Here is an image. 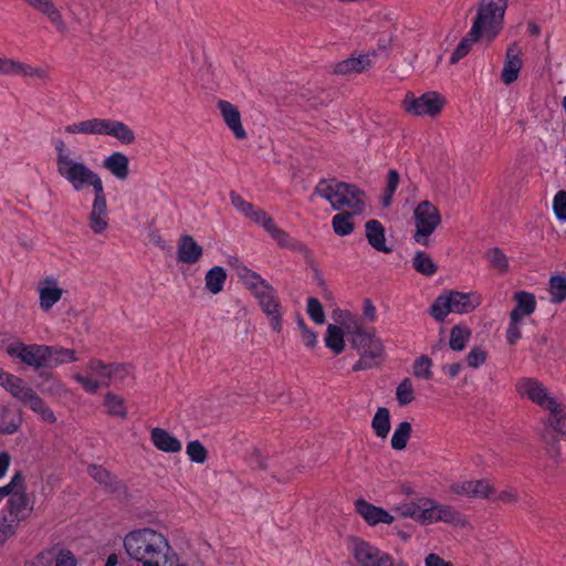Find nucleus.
<instances>
[{
  "instance_id": "45",
  "label": "nucleus",
  "mask_w": 566,
  "mask_h": 566,
  "mask_svg": "<svg viewBox=\"0 0 566 566\" xmlns=\"http://www.w3.org/2000/svg\"><path fill=\"white\" fill-rule=\"evenodd\" d=\"M411 434V424L408 421L400 422L391 437V448L394 450H403L407 447L408 440Z\"/></svg>"
},
{
  "instance_id": "4",
  "label": "nucleus",
  "mask_w": 566,
  "mask_h": 566,
  "mask_svg": "<svg viewBox=\"0 0 566 566\" xmlns=\"http://www.w3.org/2000/svg\"><path fill=\"white\" fill-rule=\"evenodd\" d=\"M314 193L326 200L337 211L346 209L352 213H363L366 207V195L363 190L337 179L321 180Z\"/></svg>"
},
{
  "instance_id": "51",
  "label": "nucleus",
  "mask_w": 566,
  "mask_h": 566,
  "mask_svg": "<svg viewBox=\"0 0 566 566\" xmlns=\"http://www.w3.org/2000/svg\"><path fill=\"white\" fill-rule=\"evenodd\" d=\"M431 368L432 360L428 356L421 355L413 364V375L417 378L430 379L432 376Z\"/></svg>"
},
{
  "instance_id": "11",
  "label": "nucleus",
  "mask_w": 566,
  "mask_h": 566,
  "mask_svg": "<svg viewBox=\"0 0 566 566\" xmlns=\"http://www.w3.org/2000/svg\"><path fill=\"white\" fill-rule=\"evenodd\" d=\"M353 348L359 353V359L353 366V370H365L378 366L384 359L382 340L371 331H368Z\"/></svg>"
},
{
  "instance_id": "54",
  "label": "nucleus",
  "mask_w": 566,
  "mask_h": 566,
  "mask_svg": "<svg viewBox=\"0 0 566 566\" xmlns=\"http://www.w3.org/2000/svg\"><path fill=\"white\" fill-rule=\"evenodd\" d=\"M553 211L555 217L560 222H566V191L559 190L555 193L553 199Z\"/></svg>"
},
{
  "instance_id": "14",
  "label": "nucleus",
  "mask_w": 566,
  "mask_h": 566,
  "mask_svg": "<svg viewBox=\"0 0 566 566\" xmlns=\"http://www.w3.org/2000/svg\"><path fill=\"white\" fill-rule=\"evenodd\" d=\"M72 378L88 394H96L101 388L109 386L108 364L92 358L87 361L85 373H75Z\"/></svg>"
},
{
  "instance_id": "20",
  "label": "nucleus",
  "mask_w": 566,
  "mask_h": 566,
  "mask_svg": "<svg viewBox=\"0 0 566 566\" xmlns=\"http://www.w3.org/2000/svg\"><path fill=\"white\" fill-rule=\"evenodd\" d=\"M334 319L336 325L342 327L344 335H346L352 344L359 340L368 329L364 328L361 319L349 311L338 310L334 312Z\"/></svg>"
},
{
  "instance_id": "40",
  "label": "nucleus",
  "mask_w": 566,
  "mask_h": 566,
  "mask_svg": "<svg viewBox=\"0 0 566 566\" xmlns=\"http://www.w3.org/2000/svg\"><path fill=\"white\" fill-rule=\"evenodd\" d=\"M104 407L109 416L118 417L122 419L126 418L127 416L125 399L117 394L107 392L104 396Z\"/></svg>"
},
{
  "instance_id": "48",
  "label": "nucleus",
  "mask_w": 566,
  "mask_h": 566,
  "mask_svg": "<svg viewBox=\"0 0 566 566\" xmlns=\"http://www.w3.org/2000/svg\"><path fill=\"white\" fill-rule=\"evenodd\" d=\"M186 453L192 462L199 464L205 463L207 460V450L198 440L188 442L186 447Z\"/></svg>"
},
{
  "instance_id": "58",
  "label": "nucleus",
  "mask_w": 566,
  "mask_h": 566,
  "mask_svg": "<svg viewBox=\"0 0 566 566\" xmlns=\"http://www.w3.org/2000/svg\"><path fill=\"white\" fill-rule=\"evenodd\" d=\"M297 327L301 331L303 344L308 348H314L317 345V334L310 329L303 319L297 321Z\"/></svg>"
},
{
  "instance_id": "36",
  "label": "nucleus",
  "mask_w": 566,
  "mask_h": 566,
  "mask_svg": "<svg viewBox=\"0 0 566 566\" xmlns=\"http://www.w3.org/2000/svg\"><path fill=\"white\" fill-rule=\"evenodd\" d=\"M227 272L222 266L216 265L208 270L205 275V286L211 294H219L224 286Z\"/></svg>"
},
{
  "instance_id": "35",
  "label": "nucleus",
  "mask_w": 566,
  "mask_h": 566,
  "mask_svg": "<svg viewBox=\"0 0 566 566\" xmlns=\"http://www.w3.org/2000/svg\"><path fill=\"white\" fill-rule=\"evenodd\" d=\"M237 275L252 295L260 290L261 286L269 283L259 273L252 271L245 265H239L237 268Z\"/></svg>"
},
{
  "instance_id": "55",
  "label": "nucleus",
  "mask_w": 566,
  "mask_h": 566,
  "mask_svg": "<svg viewBox=\"0 0 566 566\" xmlns=\"http://www.w3.org/2000/svg\"><path fill=\"white\" fill-rule=\"evenodd\" d=\"M307 314L316 323L322 325L325 322V314L321 302L317 298L307 300Z\"/></svg>"
},
{
  "instance_id": "37",
  "label": "nucleus",
  "mask_w": 566,
  "mask_h": 566,
  "mask_svg": "<svg viewBox=\"0 0 566 566\" xmlns=\"http://www.w3.org/2000/svg\"><path fill=\"white\" fill-rule=\"evenodd\" d=\"M359 213H352V211H343L332 218L333 231L339 237H347L354 232L355 224L353 217Z\"/></svg>"
},
{
  "instance_id": "18",
  "label": "nucleus",
  "mask_w": 566,
  "mask_h": 566,
  "mask_svg": "<svg viewBox=\"0 0 566 566\" xmlns=\"http://www.w3.org/2000/svg\"><path fill=\"white\" fill-rule=\"evenodd\" d=\"M94 199L88 213V227L95 234H102L108 229L109 217L104 186L93 190Z\"/></svg>"
},
{
  "instance_id": "44",
  "label": "nucleus",
  "mask_w": 566,
  "mask_h": 566,
  "mask_svg": "<svg viewBox=\"0 0 566 566\" xmlns=\"http://www.w3.org/2000/svg\"><path fill=\"white\" fill-rule=\"evenodd\" d=\"M471 336V332L469 328L457 325L451 328L450 331V339L449 345L450 348L455 352H461L467 346V343L469 342Z\"/></svg>"
},
{
  "instance_id": "63",
  "label": "nucleus",
  "mask_w": 566,
  "mask_h": 566,
  "mask_svg": "<svg viewBox=\"0 0 566 566\" xmlns=\"http://www.w3.org/2000/svg\"><path fill=\"white\" fill-rule=\"evenodd\" d=\"M424 566H453V564L438 554L430 553L424 558Z\"/></svg>"
},
{
  "instance_id": "46",
  "label": "nucleus",
  "mask_w": 566,
  "mask_h": 566,
  "mask_svg": "<svg viewBox=\"0 0 566 566\" xmlns=\"http://www.w3.org/2000/svg\"><path fill=\"white\" fill-rule=\"evenodd\" d=\"M490 265L500 273H505L510 269L509 258L499 248H492L485 253Z\"/></svg>"
},
{
  "instance_id": "21",
  "label": "nucleus",
  "mask_w": 566,
  "mask_h": 566,
  "mask_svg": "<svg viewBox=\"0 0 566 566\" xmlns=\"http://www.w3.org/2000/svg\"><path fill=\"white\" fill-rule=\"evenodd\" d=\"M450 490L457 495L473 499H489L494 493L491 483L484 479L458 481L451 484Z\"/></svg>"
},
{
  "instance_id": "26",
  "label": "nucleus",
  "mask_w": 566,
  "mask_h": 566,
  "mask_svg": "<svg viewBox=\"0 0 566 566\" xmlns=\"http://www.w3.org/2000/svg\"><path fill=\"white\" fill-rule=\"evenodd\" d=\"M38 293L41 310L49 312L62 298L63 290L54 277H46L39 283Z\"/></svg>"
},
{
  "instance_id": "49",
  "label": "nucleus",
  "mask_w": 566,
  "mask_h": 566,
  "mask_svg": "<svg viewBox=\"0 0 566 566\" xmlns=\"http://www.w3.org/2000/svg\"><path fill=\"white\" fill-rule=\"evenodd\" d=\"M399 185V175L396 170L391 169L388 172L387 185L385 188V193L382 196V206L389 207L392 202L394 195Z\"/></svg>"
},
{
  "instance_id": "15",
  "label": "nucleus",
  "mask_w": 566,
  "mask_h": 566,
  "mask_svg": "<svg viewBox=\"0 0 566 566\" xmlns=\"http://www.w3.org/2000/svg\"><path fill=\"white\" fill-rule=\"evenodd\" d=\"M48 345L24 344L20 340L12 342L6 346L7 354L34 369L45 367Z\"/></svg>"
},
{
  "instance_id": "6",
  "label": "nucleus",
  "mask_w": 566,
  "mask_h": 566,
  "mask_svg": "<svg viewBox=\"0 0 566 566\" xmlns=\"http://www.w3.org/2000/svg\"><path fill=\"white\" fill-rule=\"evenodd\" d=\"M64 130L69 135H104L123 145H132L136 139L134 130L127 124L112 118L93 117L75 122L66 125Z\"/></svg>"
},
{
  "instance_id": "19",
  "label": "nucleus",
  "mask_w": 566,
  "mask_h": 566,
  "mask_svg": "<svg viewBox=\"0 0 566 566\" xmlns=\"http://www.w3.org/2000/svg\"><path fill=\"white\" fill-rule=\"evenodd\" d=\"M0 75L38 80L48 78V72L44 67L33 66L20 60L4 55H0Z\"/></svg>"
},
{
  "instance_id": "64",
  "label": "nucleus",
  "mask_w": 566,
  "mask_h": 566,
  "mask_svg": "<svg viewBox=\"0 0 566 566\" xmlns=\"http://www.w3.org/2000/svg\"><path fill=\"white\" fill-rule=\"evenodd\" d=\"M363 314L370 322H374L376 319V307L374 306L373 302L368 298L365 300L363 303Z\"/></svg>"
},
{
  "instance_id": "30",
  "label": "nucleus",
  "mask_w": 566,
  "mask_h": 566,
  "mask_svg": "<svg viewBox=\"0 0 566 566\" xmlns=\"http://www.w3.org/2000/svg\"><path fill=\"white\" fill-rule=\"evenodd\" d=\"M261 226L280 248L297 250L298 244L289 235L286 231L279 228L269 214H262Z\"/></svg>"
},
{
  "instance_id": "22",
  "label": "nucleus",
  "mask_w": 566,
  "mask_h": 566,
  "mask_svg": "<svg viewBox=\"0 0 566 566\" xmlns=\"http://www.w3.org/2000/svg\"><path fill=\"white\" fill-rule=\"evenodd\" d=\"M375 52L359 53L338 62L334 66V72L339 75H353L365 72L373 67Z\"/></svg>"
},
{
  "instance_id": "7",
  "label": "nucleus",
  "mask_w": 566,
  "mask_h": 566,
  "mask_svg": "<svg viewBox=\"0 0 566 566\" xmlns=\"http://www.w3.org/2000/svg\"><path fill=\"white\" fill-rule=\"evenodd\" d=\"M32 512L33 501L25 492V484H19L4 506L3 520L0 525V544L14 535L20 523L27 521Z\"/></svg>"
},
{
  "instance_id": "61",
  "label": "nucleus",
  "mask_w": 566,
  "mask_h": 566,
  "mask_svg": "<svg viewBox=\"0 0 566 566\" xmlns=\"http://www.w3.org/2000/svg\"><path fill=\"white\" fill-rule=\"evenodd\" d=\"M398 512L402 517H410L419 522V516L421 513V505L417 504H405L399 505L394 509Z\"/></svg>"
},
{
  "instance_id": "57",
  "label": "nucleus",
  "mask_w": 566,
  "mask_h": 566,
  "mask_svg": "<svg viewBox=\"0 0 566 566\" xmlns=\"http://www.w3.org/2000/svg\"><path fill=\"white\" fill-rule=\"evenodd\" d=\"M523 321L510 316V322L506 331V339L511 345H514L522 337L521 326Z\"/></svg>"
},
{
  "instance_id": "29",
  "label": "nucleus",
  "mask_w": 566,
  "mask_h": 566,
  "mask_svg": "<svg viewBox=\"0 0 566 566\" xmlns=\"http://www.w3.org/2000/svg\"><path fill=\"white\" fill-rule=\"evenodd\" d=\"M150 441L157 450L165 453H177L182 449V443L178 438L158 427L150 430Z\"/></svg>"
},
{
  "instance_id": "31",
  "label": "nucleus",
  "mask_w": 566,
  "mask_h": 566,
  "mask_svg": "<svg viewBox=\"0 0 566 566\" xmlns=\"http://www.w3.org/2000/svg\"><path fill=\"white\" fill-rule=\"evenodd\" d=\"M368 243L378 252L390 253L391 247L386 243L385 228L378 220H369L365 224Z\"/></svg>"
},
{
  "instance_id": "60",
  "label": "nucleus",
  "mask_w": 566,
  "mask_h": 566,
  "mask_svg": "<svg viewBox=\"0 0 566 566\" xmlns=\"http://www.w3.org/2000/svg\"><path fill=\"white\" fill-rule=\"evenodd\" d=\"M493 495V500L494 501H499V502H502V503H505V504H513V503H516L517 500H518V494H517V491L515 489H512V488H507L503 491H500V492H495L492 494Z\"/></svg>"
},
{
  "instance_id": "43",
  "label": "nucleus",
  "mask_w": 566,
  "mask_h": 566,
  "mask_svg": "<svg viewBox=\"0 0 566 566\" xmlns=\"http://www.w3.org/2000/svg\"><path fill=\"white\" fill-rule=\"evenodd\" d=\"M548 292L551 295V302L559 304L566 300V277L560 275H554L548 282Z\"/></svg>"
},
{
  "instance_id": "27",
  "label": "nucleus",
  "mask_w": 566,
  "mask_h": 566,
  "mask_svg": "<svg viewBox=\"0 0 566 566\" xmlns=\"http://www.w3.org/2000/svg\"><path fill=\"white\" fill-rule=\"evenodd\" d=\"M202 254V247L191 235H180L177 244V259L179 262L195 264L201 259Z\"/></svg>"
},
{
  "instance_id": "9",
  "label": "nucleus",
  "mask_w": 566,
  "mask_h": 566,
  "mask_svg": "<svg viewBox=\"0 0 566 566\" xmlns=\"http://www.w3.org/2000/svg\"><path fill=\"white\" fill-rule=\"evenodd\" d=\"M2 387L14 398L29 406L44 421L54 422V412L45 405L42 398L21 378L10 374Z\"/></svg>"
},
{
  "instance_id": "33",
  "label": "nucleus",
  "mask_w": 566,
  "mask_h": 566,
  "mask_svg": "<svg viewBox=\"0 0 566 566\" xmlns=\"http://www.w3.org/2000/svg\"><path fill=\"white\" fill-rule=\"evenodd\" d=\"M46 352L45 367L56 368L61 365L77 361V355L74 349L62 346H49Z\"/></svg>"
},
{
  "instance_id": "62",
  "label": "nucleus",
  "mask_w": 566,
  "mask_h": 566,
  "mask_svg": "<svg viewBox=\"0 0 566 566\" xmlns=\"http://www.w3.org/2000/svg\"><path fill=\"white\" fill-rule=\"evenodd\" d=\"M75 556L70 551H61L55 559V566H76Z\"/></svg>"
},
{
  "instance_id": "42",
  "label": "nucleus",
  "mask_w": 566,
  "mask_h": 566,
  "mask_svg": "<svg viewBox=\"0 0 566 566\" xmlns=\"http://www.w3.org/2000/svg\"><path fill=\"white\" fill-rule=\"evenodd\" d=\"M413 269L426 276H432L438 270L434 261L423 251H417L412 258Z\"/></svg>"
},
{
  "instance_id": "23",
  "label": "nucleus",
  "mask_w": 566,
  "mask_h": 566,
  "mask_svg": "<svg viewBox=\"0 0 566 566\" xmlns=\"http://www.w3.org/2000/svg\"><path fill=\"white\" fill-rule=\"evenodd\" d=\"M355 509L357 513L364 518V521L375 526L378 524H391L395 521L394 515L380 506H376L364 499H358L355 502Z\"/></svg>"
},
{
  "instance_id": "28",
  "label": "nucleus",
  "mask_w": 566,
  "mask_h": 566,
  "mask_svg": "<svg viewBox=\"0 0 566 566\" xmlns=\"http://www.w3.org/2000/svg\"><path fill=\"white\" fill-rule=\"evenodd\" d=\"M102 167L118 180L129 176V158L122 151H113L103 159Z\"/></svg>"
},
{
  "instance_id": "50",
  "label": "nucleus",
  "mask_w": 566,
  "mask_h": 566,
  "mask_svg": "<svg viewBox=\"0 0 566 566\" xmlns=\"http://www.w3.org/2000/svg\"><path fill=\"white\" fill-rule=\"evenodd\" d=\"M396 397L400 406H406L413 400V387L409 378L403 379L398 385L396 389Z\"/></svg>"
},
{
  "instance_id": "2",
  "label": "nucleus",
  "mask_w": 566,
  "mask_h": 566,
  "mask_svg": "<svg viewBox=\"0 0 566 566\" xmlns=\"http://www.w3.org/2000/svg\"><path fill=\"white\" fill-rule=\"evenodd\" d=\"M123 544L129 558L140 566H166L176 559L167 536L151 527L127 533Z\"/></svg>"
},
{
  "instance_id": "17",
  "label": "nucleus",
  "mask_w": 566,
  "mask_h": 566,
  "mask_svg": "<svg viewBox=\"0 0 566 566\" xmlns=\"http://www.w3.org/2000/svg\"><path fill=\"white\" fill-rule=\"evenodd\" d=\"M349 549L358 566H396L388 553L365 541L353 539Z\"/></svg>"
},
{
  "instance_id": "12",
  "label": "nucleus",
  "mask_w": 566,
  "mask_h": 566,
  "mask_svg": "<svg viewBox=\"0 0 566 566\" xmlns=\"http://www.w3.org/2000/svg\"><path fill=\"white\" fill-rule=\"evenodd\" d=\"M446 105V98L437 92H427L420 96L408 93L402 106L412 116H438Z\"/></svg>"
},
{
  "instance_id": "41",
  "label": "nucleus",
  "mask_w": 566,
  "mask_h": 566,
  "mask_svg": "<svg viewBox=\"0 0 566 566\" xmlns=\"http://www.w3.org/2000/svg\"><path fill=\"white\" fill-rule=\"evenodd\" d=\"M371 427L377 437L385 439L390 431V413L385 407H379L371 420Z\"/></svg>"
},
{
  "instance_id": "10",
  "label": "nucleus",
  "mask_w": 566,
  "mask_h": 566,
  "mask_svg": "<svg viewBox=\"0 0 566 566\" xmlns=\"http://www.w3.org/2000/svg\"><path fill=\"white\" fill-rule=\"evenodd\" d=\"M413 241L421 245H428L430 235L441 224L439 209L431 201H421L413 210Z\"/></svg>"
},
{
  "instance_id": "16",
  "label": "nucleus",
  "mask_w": 566,
  "mask_h": 566,
  "mask_svg": "<svg viewBox=\"0 0 566 566\" xmlns=\"http://www.w3.org/2000/svg\"><path fill=\"white\" fill-rule=\"evenodd\" d=\"M438 522L452 525H463L465 520L450 505L440 504L433 500H424L421 504L419 523L434 524Z\"/></svg>"
},
{
  "instance_id": "25",
  "label": "nucleus",
  "mask_w": 566,
  "mask_h": 566,
  "mask_svg": "<svg viewBox=\"0 0 566 566\" xmlns=\"http://www.w3.org/2000/svg\"><path fill=\"white\" fill-rule=\"evenodd\" d=\"M522 50L516 44H511L505 54V62L501 72V80L504 84L510 85L518 78L522 69Z\"/></svg>"
},
{
  "instance_id": "34",
  "label": "nucleus",
  "mask_w": 566,
  "mask_h": 566,
  "mask_svg": "<svg viewBox=\"0 0 566 566\" xmlns=\"http://www.w3.org/2000/svg\"><path fill=\"white\" fill-rule=\"evenodd\" d=\"M231 205L242 213L244 217L249 218L256 224L261 223L262 214H268L264 210L255 209L254 206L248 201H245L240 195L237 192L230 193Z\"/></svg>"
},
{
  "instance_id": "59",
  "label": "nucleus",
  "mask_w": 566,
  "mask_h": 566,
  "mask_svg": "<svg viewBox=\"0 0 566 566\" xmlns=\"http://www.w3.org/2000/svg\"><path fill=\"white\" fill-rule=\"evenodd\" d=\"M19 484H23V474L21 472L14 473L8 484L0 486V502L6 497L9 499L15 489L19 488Z\"/></svg>"
},
{
  "instance_id": "3",
  "label": "nucleus",
  "mask_w": 566,
  "mask_h": 566,
  "mask_svg": "<svg viewBox=\"0 0 566 566\" xmlns=\"http://www.w3.org/2000/svg\"><path fill=\"white\" fill-rule=\"evenodd\" d=\"M53 146L55 150L56 172L74 191L80 192L88 188L95 190L104 186L101 176L84 160L75 156L73 151L67 148L64 140L55 139Z\"/></svg>"
},
{
  "instance_id": "47",
  "label": "nucleus",
  "mask_w": 566,
  "mask_h": 566,
  "mask_svg": "<svg viewBox=\"0 0 566 566\" xmlns=\"http://www.w3.org/2000/svg\"><path fill=\"white\" fill-rule=\"evenodd\" d=\"M109 385L123 384L133 374V367L129 364L113 363L108 364Z\"/></svg>"
},
{
  "instance_id": "5",
  "label": "nucleus",
  "mask_w": 566,
  "mask_h": 566,
  "mask_svg": "<svg viewBox=\"0 0 566 566\" xmlns=\"http://www.w3.org/2000/svg\"><path fill=\"white\" fill-rule=\"evenodd\" d=\"M509 0H481L470 29L473 39L492 42L502 31Z\"/></svg>"
},
{
  "instance_id": "39",
  "label": "nucleus",
  "mask_w": 566,
  "mask_h": 566,
  "mask_svg": "<svg viewBox=\"0 0 566 566\" xmlns=\"http://www.w3.org/2000/svg\"><path fill=\"white\" fill-rule=\"evenodd\" d=\"M22 423V417L19 412L2 408L0 410V433L12 434L17 432Z\"/></svg>"
},
{
  "instance_id": "24",
  "label": "nucleus",
  "mask_w": 566,
  "mask_h": 566,
  "mask_svg": "<svg viewBox=\"0 0 566 566\" xmlns=\"http://www.w3.org/2000/svg\"><path fill=\"white\" fill-rule=\"evenodd\" d=\"M218 109L227 127L233 133L237 139H245L247 132L242 125L240 111L232 103L220 99L218 102Z\"/></svg>"
},
{
  "instance_id": "53",
  "label": "nucleus",
  "mask_w": 566,
  "mask_h": 566,
  "mask_svg": "<svg viewBox=\"0 0 566 566\" xmlns=\"http://www.w3.org/2000/svg\"><path fill=\"white\" fill-rule=\"evenodd\" d=\"M488 358V353L482 347L475 346L470 349L465 357V361L470 368L476 369L481 367Z\"/></svg>"
},
{
  "instance_id": "52",
  "label": "nucleus",
  "mask_w": 566,
  "mask_h": 566,
  "mask_svg": "<svg viewBox=\"0 0 566 566\" xmlns=\"http://www.w3.org/2000/svg\"><path fill=\"white\" fill-rule=\"evenodd\" d=\"M479 41H484V39H473L469 32L468 35L464 39H462V41L458 44V46L453 51V53L450 57V63L455 64L458 61H460L462 57H464L469 53L472 43L479 42Z\"/></svg>"
},
{
  "instance_id": "8",
  "label": "nucleus",
  "mask_w": 566,
  "mask_h": 566,
  "mask_svg": "<svg viewBox=\"0 0 566 566\" xmlns=\"http://www.w3.org/2000/svg\"><path fill=\"white\" fill-rule=\"evenodd\" d=\"M481 303L475 293L450 291L436 298L430 308V315L442 322L450 313L464 314L472 312Z\"/></svg>"
},
{
  "instance_id": "32",
  "label": "nucleus",
  "mask_w": 566,
  "mask_h": 566,
  "mask_svg": "<svg viewBox=\"0 0 566 566\" xmlns=\"http://www.w3.org/2000/svg\"><path fill=\"white\" fill-rule=\"evenodd\" d=\"M515 307L510 313V316L520 318L523 321L524 317L531 316L536 310L535 295L526 292L518 291L514 294Z\"/></svg>"
},
{
  "instance_id": "1",
  "label": "nucleus",
  "mask_w": 566,
  "mask_h": 566,
  "mask_svg": "<svg viewBox=\"0 0 566 566\" xmlns=\"http://www.w3.org/2000/svg\"><path fill=\"white\" fill-rule=\"evenodd\" d=\"M515 389L521 398L532 401L548 412L541 429L542 439L553 443L559 441L566 434V405L535 378L518 379Z\"/></svg>"
},
{
  "instance_id": "13",
  "label": "nucleus",
  "mask_w": 566,
  "mask_h": 566,
  "mask_svg": "<svg viewBox=\"0 0 566 566\" xmlns=\"http://www.w3.org/2000/svg\"><path fill=\"white\" fill-rule=\"evenodd\" d=\"M253 296L256 298L262 312L266 315L271 328L276 333H281L284 311L276 290L268 283L261 286Z\"/></svg>"
},
{
  "instance_id": "56",
  "label": "nucleus",
  "mask_w": 566,
  "mask_h": 566,
  "mask_svg": "<svg viewBox=\"0 0 566 566\" xmlns=\"http://www.w3.org/2000/svg\"><path fill=\"white\" fill-rule=\"evenodd\" d=\"M88 474L99 484L104 486H111L113 479L109 472L101 465H91L88 468Z\"/></svg>"
},
{
  "instance_id": "38",
  "label": "nucleus",
  "mask_w": 566,
  "mask_h": 566,
  "mask_svg": "<svg viewBox=\"0 0 566 566\" xmlns=\"http://www.w3.org/2000/svg\"><path fill=\"white\" fill-rule=\"evenodd\" d=\"M344 331L336 324H329L324 338L325 345L334 354L338 355L345 349Z\"/></svg>"
}]
</instances>
